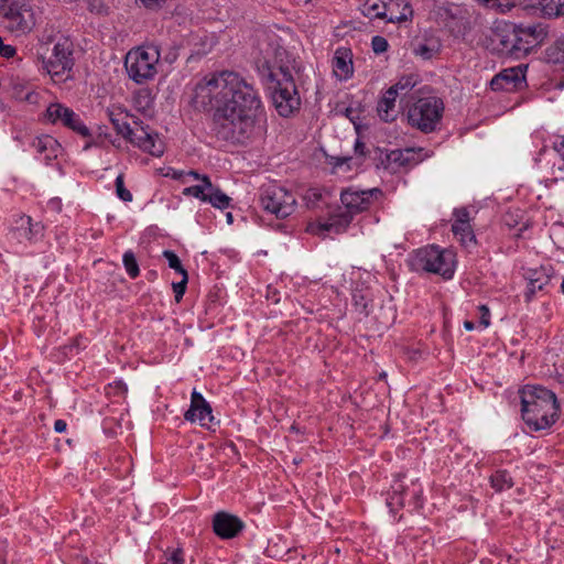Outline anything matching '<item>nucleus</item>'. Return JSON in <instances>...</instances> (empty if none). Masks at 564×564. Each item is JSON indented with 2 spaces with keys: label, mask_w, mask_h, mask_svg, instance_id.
Segmentation results:
<instances>
[{
  "label": "nucleus",
  "mask_w": 564,
  "mask_h": 564,
  "mask_svg": "<svg viewBox=\"0 0 564 564\" xmlns=\"http://www.w3.org/2000/svg\"><path fill=\"white\" fill-rule=\"evenodd\" d=\"M192 105L213 113L218 140L245 144L250 140L263 106L253 83L232 70L214 72L194 86Z\"/></svg>",
  "instance_id": "1"
},
{
  "label": "nucleus",
  "mask_w": 564,
  "mask_h": 564,
  "mask_svg": "<svg viewBox=\"0 0 564 564\" xmlns=\"http://www.w3.org/2000/svg\"><path fill=\"white\" fill-rule=\"evenodd\" d=\"M558 411L560 405L553 391L529 384L521 390L522 419L531 430L550 427L557 420Z\"/></svg>",
  "instance_id": "2"
},
{
  "label": "nucleus",
  "mask_w": 564,
  "mask_h": 564,
  "mask_svg": "<svg viewBox=\"0 0 564 564\" xmlns=\"http://www.w3.org/2000/svg\"><path fill=\"white\" fill-rule=\"evenodd\" d=\"M498 33L501 51L520 58L541 45L547 37V28L543 23L511 24Z\"/></svg>",
  "instance_id": "3"
},
{
  "label": "nucleus",
  "mask_w": 564,
  "mask_h": 564,
  "mask_svg": "<svg viewBox=\"0 0 564 564\" xmlns=\"http://www.w3.org/2000/svg\"><path fill=\"white\" fill-rule=\"evenodd\" d=\"M267 80L272 91L273 105L280 116L286 118L299 109L300 96L289 67L281 65L275 70L268 67Z\"/></svg>",
  "instance_id": "4"
},
{
  "label": "nucleus",
  "mask_w": 564,
  "mask_h": 564,
  "mask_svg": "<svg viewBox=\"0 0 564 564\" xmlns=\"http://www.w3.org/2000/svg\"><path fill=\"white\" fill-rule=\"evenodd\" d=\"M381 196L382 192L377 187L361 189L356 186H349L344 188L340 193V202L345 210L334 215L324 226L325 230L335 228L338 231L341 228H346L355 215L368 210L373 202L378 200Z\"/></svg>",
  "instance_id": "5"
},
{
  "label": "nucleus",
  "mask_w": 564,
  "mask_h": 564,
  "mask_svg": "<svg viewBox=\"0 0 564 564\" xmlns=\"http://www.w3.org/2000/svg\"><path fill=\"white\" fill-rule=\"evenodd\" d=\"M160 57V50L155 45L129 51L124 59L129 77L139 85L151 80L158 73Z\"/></svg>",
  "instance_id": "6"
},
{
  "label": "nucleus",
  "mask_w": 564,
  "mask_h": 564,
  "mask_svg": "<svg viewBox=\"0 0 564 564\" xmlns=\"http://www.w3.org/2000/svg\"><path fill=\"white\" fill-rule=\"evenodd\" d=\"M415 271H426L451 279L454 274V254L436 246H429L416 250L410 260Z\"/></svg>",
  "instance_id": "7"
},
{
  "label": "nucleus",
  "mask_w": 564,
  "mask_h": 564,
  "mask_svg": "<svg viewBox=\"0 0 564 564\" xmlns=\"http://www.w3.org/2000/svg\"><path fill=\"white\" fill-rule=\"evenodd\" d=\"M443 100L435 96L417 99L409 109V123L429 133L436 129L443 117Z\"/></svg>",
  "instance_id": "8"
},
{
  "label": "nucleus",
  "mask_w": 564,
  "mask_h": 564,
  "mask_svg": "<svg viewBox=\"0 0 564 564\" xmlns=\"http://www.w3.org/2000/svg\"><path fill=\"white\" fill-rule=\"evenodd\" d=\"M259 203L263 210L283 219L295 210L296 198L286 188L276 183H269L261 186Z\"/></svg>",
  "instance_id": "9"
},
{
  "label": "nucleus",
  "mask_w": 564,
  "mask_h": 564,
  "mask_svg": "<svg viewBox=\"0 0 564 564\" xmlns=\"http://www.w3.org/2000/svg\"><path fill=\"white\" fill-rule=\"evenodd\" d=\"M41 67L55 82H62L74 66L73 42L68 37H61L53 46L50 56L41 55Z\"/></svg>",
  "instance_id": "10"
},
{
  "label": "nucleus",
  "mask_w": 564,
  "mask_h": 564,
  "mask_svg": "<svg viewBox=\"0 0 564 564\" xmlns=\"http://www.w3.org/2000/svg\"><path fill=\"white\" fill-rule=\"evenodd\" d=\"M0 18L10 32L25 34L34 25L33 11L26 0H0Z\"/></svg>",
  "instance_id": "11"
},
{
  "label": "nucleus",
  "mask_w": 564,
  "mask_h": 564,
  "mask_svg": "<svg viewBox=\"0 0 564 564\" xmlns=\"http://www.w3.org/2000/svg\"><path fill=\"white\" fill-rule=\"evenodd\" d=\"M46 118L52 123L61 122L83 137H90L89 129L77 113L61 104H51L46 109Z\"/></svg>",
  "instance_id": "12"
},
{
  "label": "nucleus",
  "mask_w": 564,
  "mask_h": 564,
  "mask_svg": "<svg viewBox=\"0 0 564 564\" xmlns=\"http://www.w3.org/2000/svg\"><path fill=\"white\" fill-rule=\"evenodd\" d=\"M422 149L415 150L414 148L397 149L384 154V158L380 159V163L384 170L391 173H398L402 169L411 167L417 164L420 159V152Z\"/></svg>",
  "instance_id": "13"
},
{
  "label": "nucleus",
  "mask_w": 564,
  "mask_h": 564,
  "mask_svg": "<svg viewBox=\"0 0 564 564\" xmlns=\"http://www.w3.org/2000/svg\"><path fill=\"white\" fill-rule=\"evenodd\" d=\"M133 123L137 128L129 141L153 156H161L164 152V143L159 134L150 131L149 127H144L141 121L134 120Z\"/></svg>",
  "instance_id": "14"
},
{
  "label": "nucleus",
  "mask_w": 564,
  "mask_h": 564,
  "mask_svg": "<svg viewBox=\"0 0 564 564\" xmlns=\"http://www.w3.org/2000/svg\"><path fill=\"white\" fill-rule=\"evenodd\" d=\"M185 420L189 422L198 421L203 427L210 429V423L214 420L212 414V406L204 399V397L197 392H192L191 406L184 414Z\"/></svg>",
  "instance_id": "15"
},
{
  "label": "nucleus",
  "mask_w": 564,
  "mask_h": 564,
  "mask_svg": "<svg viewBox=\"0 0 564 564\" xmlns=\"http://www.w3.org/2000/svg\"><path fill=\"white\" fill-rule=\"evenodd\" d=\"M243 522L236 516L220 511L214 516L213 529L221 539H232L243 529Z\"/></svg>",
  "instance_id": "16"
},
{
  "label": "nucleus",
  "mask_w": 564,
  "mask_h": 564,
  "mask_svg": "<svg viewBox=\"0 0 564 564\" xmlns=\"http://www.w3.org/2000/svg\"><path fill=\"white\" fill-rule=\"evenodd\" d=\"M524 83V74L520 67H511L503 69L490 82L492 90L512 91L522 87Z\"/></svg>",
  "instance_id": "17"
},
{
  "label": "nucleus",
  "mask_w": 564,
  "mask_h": 564,
  "mask_svg": "<svg viewBox=\"0 0 564 564\" xmlns=\"http://www.w3.org/2000/svg\"><path fill=\"white\" fill-rule=\"evenodd\" d=\"M12 232L19 241H34L43 237L44 226L40 221H33L30 216H19L12 228Z\"/></svg>",
  "instance_id": "18"
},
{
  "label": "nucleus",
  "mask_w": 564,
  "mask_h": 564,
  "mask_svg": "<svg viewBox=\"0 0 564 564\" xmlns=\"http://www.w3.org/2000/svg\"><path fill=\"white\" fill-rule=\"evenodd\" d=\"M333 69L339 79H348L352 76V54L350 48L338 47L333 58Z\"/></svg>",
  "instance_id": "19"
},
{
  "label": "nucleus",
  "mask_w": 564,
  "mask_h": 564,
  "mask_svg": "<svg viewBox=\"0 0 564 564\" xmlns=\"http://www.w3.org/2000/svg\"><path fill=\"white\" fill-rule=\"evenodd\" d=\"M185 176L193 177L194 180L200 181V184L185 187L182 192L184 196H193L202 202L205 200L206 191L213 189V183L207 175H200L196 171H188L184 174Z\"/></svg>",
  "instance_id": "20"
},
{
  "label": "nucleus",
  "mask_w": 564,
  "mask_h": 564,
  "mask_svg": "<svg viewBox=\"0 0 564 564\" xmlns=\"http://www.w3.org/2000/svg\"><path fill=\"white\" fill-rule=\"evenodd\" d=\"M107 115L116 131L124 139L129 140L135 129H132L127 122L129 113L120 107L109 108Z\"/></svg>",
  "instance_id": "21"
},
{
  "label": "nucleus",
  "mask_w": 564,
  "mask_h": 564,
  "mask_svg": "<svg viewBox=\"0 0 564 564\" xmlns=\"http://www.w3.org/2000/svg\"><path fill=\"white\" fill-rule=\"evenodd\" d=\"M32 147L35 149L37 153L44 155V160L46 162L56 159L61 149L57 140L51 135H42L35 138L32 141Z\"/></svg>",
  "instance_id": "22"
},
{
  "label": "nucleus",
  "mask_w": 564,
  "mask_h": 564,
  "mask_svg": "<svg viewBox=\"0 0 564 564\" xmlns=\"http://www.w3.org/2000/svg\"><path fill=\"white\" fill-rule=\"evenodd\" d=\"M398 96L394 89L390 87L378 101L377 111L383 121H392L395 118L397 111L394 106Z\"/></svg>",
  "instance_id": "23"
},
{
  "label": "nucleus",
  "mask_w": 564,
  "mask_h": 564,
  "mask_svg": "<svg viewBox=\"0 0 564 564\" xmlns=\"http://www.w3.org/2000/svg\"><path fill=\"white\" fill-rule=\"evenodd\" d=\"M390 10V4L387 3H366L365 4V14L370 18H377V19H386L389 22L400 21L402 20V17H398L394 14H388V11Z\"/></svg>",
  "instance_id": "24"
},
{
  "label": "nucleus",
  "mask_w": 564,
  "mask_h": 564,
  "mask_svg": "<svg viewBox=\"0 0 564 564\" xmlns=\"http://www.w3.org/2000/svg\"><path fill=\"white\" fill-rule=\"evenodd\" d=\"M13 96L18 100L28 101L30 104H36L39 94L32 88V86L15 82L12 86Z\"/></svg>",
  "instance_id": "25"
},
{
  "label": "nucleus",
  "mask_w": 564,
  "mask_h": 564,
  "mask_svg": "<svg viewBox=\"0 0 564 564\" xmlns=\"http://www.w3.org/2000/svg\"><path fill=\"white\" fill-rule=\"evenodd\" d=\"M545 59L547 63H564V34L545 50Z\"/></svg>",
  "instance_id": "26"
},
{
  "label": "nucleus",
  "mask_w": 564,
  "mask_h": 564,
  "mask_svg": "<svg viewBox=\"0 0 564 564\" xmlns=\"http://www.w3.org/2000/svg\"><path fill=\"white\" fill-rule=\"evenodd\" d=\"M391 488L392 491L387 498V506L390 508L391 512H393L397 508L404 505L403 496L405 495L406 489L401 481H395Z\"/></svg>",
  "instance_id": "27"
},
{
  "label": "nucleus",
  "mask_w": 564,
  "mask_h": 564,
  "mask_svg": "<svg viewBox=\"0 0 564 564\" xmlns=\"http://www.w3.org/2000/svg\"><path fill=\"white\" fill-rule=\"evenodd\" d=\"M204 202L210 203L216 208L225 209L230 204V197L213 185L212 191H206Z\"/></svg>",
  "instance_id": "28"
},
{
  "label": "nucleus",
  "mask_w": 564,
  "mask_h": 564,
  "mask_svg": "<svg viewBox=\"0 0 564 564\" xmlns=\"http://www.w3.org/2000/svg\"><path fill=\"white\" fill-rule=\"evenodd\" d=\"M452 231L464 246L475 242V235L470 224H453Z\"/></svg>",
  "instance_id": "29"
},
{
  "label": "nucleus",
  "mask_w": 564,
  "mask_h": 564,
  "mask_svg": "<svg viewBox=\"0 0 564 564\" xmlns=\"http://www.w3.org/2000/svg\"><path fill=\"white\" fill-rule=\"evenodd\" d=\"M441 44L437 41L431 40L424 43H419L413 52L415 55L423 59H431L435 54L438 53Z\"/></svg>",
  "instance_id": "30"
},
{
  "label": "nucleus",
  "mask_w": 564,
  "mask_h": 564,
  "mask_svg": "<svg viewBox=\"0 0 564 564\" xmlns=\"http://www.w3.org/2000/svg\"><path fill=\"white\" fill-rule=\"evenodd\" d=\"M490 484L496 491L510 489L513 486V480L507 470H497L490 477Z\"/></svg>",
  "instance_id": "31"
},
{
  "label": "nucleus",
  "mask_w": 564,
  "mask_h": 564,
  "mask_svg": "<svg viewBox=\"0 0 564 564\" xmlns=\"http://www.w3.org/2000/svg\"><path fill=\"white\" fill-rule=\"evenodd\" d=\"M354 306L360 314L368 315L370 313L371 300L368 299L367 294L357 291L352 294Z\"/></svg>",
  "instance_id": "32"
},
{
  "label": "nucleus",
  "mask_w": 564,
  "mask_h": 564,
  "mask_svg": "<svg viewBox=\"0 0 564 564\" xmlns=\"http://www.w3.org/2000/svg\"><path fill=\"white\" fill-rule=\"evenodd\" d=\"M416 85V76L415 75H406L399 79L398 83L391 86L394 91L400 94H406Z\"/></svg>",
  "instance_id": "33"
},
{
  "label": "nucleus",
  "mask_w": 564,
  "mask_h": 564,
  "mask_svg": "<svg viewBox=\"0 0 564 564\" xmlns=\"http://www.w3.org/2000/svg\"><path fill=\"white\" fill-rule=\"evenodd\" d=\"M123 265L130 278L134 279L139 275V265L132 251L124 252Z\"/></svg>",
  "instance_id": "34"
},
{
  "label": "nucleus",
  "mask_w": 564,
  "mask_h": 564,
  "mask_svg": "<svg viewBox=\"0 0 564 564\" xmlns=\"http://www.w3.org/2000/svg\"><path fill=\"white\" fill-rule=\"evenodd\" d=\"M551 278L550 275L543 271H535L529 279V284L533 285L538 291H542L546 284H549Z\"/></svg>",
  "instance_id": "35"
},
{
  "label": "nucleus",
  "mask_w": 564,
  "mask_h": 564,
  "mask_svg": "<svg viewBox=\"0 0 564 564\" xmlns=\"http://www.w3.org/2000/svg\"><path fill=\"white\" fill-rule=\"evenodd\" d=\"M163 257L167 260L169 267L173 270H175L177 273L184 275V272H187L177 254L171 250H164Z\"/></svg>",
  "instance_id": "36"
},
{
  "label": "nucleus",
  "mask_w": 564,
  "mask_h": 564,
  "mask_svg": "<svg viewBox=\"0 0 564 564\" xmlns=\"http://www.w3.org/2000/svg\"><path fill=\"white\" fill-rule=\"evenodd\" d=\"M117 196L123 202H131L132 194L124 187L123 175L119 174L115 181Z\"/></svg>",
  "instance_id": "37"
},
{
  "label": "nucleus",
  "mask_w": 564,
  "mask_h": 564,
  "mask_svg": "<svg viewBox=\"0 0 564 564\" xmlns=\"http://www.w3.org/2000/svg\"><path fill=\"white\" fill-rule=\"evenodd\" d=\"M303 199L308 208H315L322 199V193L316 188H308Z\"/></svg>",
  "instance_id": "38"
},
{
  "label": "nucleus",
  "mask_w": 564,
  "mask_h": 564,
  "mask_svg": "<svg viewBox=\"0 0 564 564\" xmlns=\"http://www.w3.org/2000/svg\"><path fill=\"white\" fill-rule=\"evenodd\" d=\"M459 13H460V10L457 7H455V8L441 7L438 9V15L444 21V24L446 26H449L451 25L449 20L457 19Z\"/></svg>",
  "instance_id": "39"
},
{
  "label": "nucleus",
  "mask_w": 564,
  "mask_h": 564,
  "mask_svg": "<svg viewBox=\"0 0 564 564\" xmlns=\"http://www.w3.org/2000/svg\"><path fill=\"white\" fill-rule=\"evenodd\" d=\"M556 0H539V6L542 8V11L549 17H560L562 15L557 12L558 6Z\"/></svg>",
  "instance_id": "40"
},
{
  "label": "nucleus",
  "mask_w": 564,
  "mask_h": 564,
  "mask_svg": "<svg viewBox=\"0 0 564 564\" xmlns=\"http://www.w3.org/2000/svg\"><path fill=\"white\" fill-rule=\"evenodd\" d=\"M487 7L496 8L501 12L510 10L514 6V0H481Z\"/></svg>",
  "instance_id": "41"
},
{
  "label": "nucleus",
  "mask_w": 564,
  "mask_h": 564,
  "mask_svg": "<svg viewBox=\"0 0 564 564\" xmlns=\"http://www.w3.org/2000/svg\"><path fill=\"white\" fill-rule=\"evenodd\" d=\"M87 9L98 15H107L108 7L102 0H87Z\"/></svg>",
  "instance_id": "42"
},
{
  "label": "nucleus",
  "mask_w": 564,
  "mask_h": 564,
  "mask_svg": "<svg viewBox=\"0 0 564 564\" xmlns=\"http://www.w3.org/2000/svg\"><path fill=\"white\" fill-rule=\"evenodd\" d=\"M188 281L187 272H184V275H182V280L180 282L173 283V291L175 293V300L176 302H180L186 291V285Z\"/></svg>",
  "instance_id": "43"
},
{
  "label": "nucleus",
  "mask_w": 564,
  "mask_h": 564,
  "mask_svg": "<svg viewBox=\"0 0 564 564\" xmlns=\"http://www.w3.org/2000/svg\"><path fill=\"white\" fill-rule=\"evenodd\" d=\"M371 47L376 54H382L388 50L389 44L383 36L376 35L371 40Z\"/></svg>",
  "instance_id": "44"
},
{
  "label": "nucleus",
  "mask_w": 564,
  "mask_h": 564,
  "mask_svg": "<svg viewBox=\"0 0 564 564\" xmlns=\"http://www.w3.org/2000/svg\"><path fill=\"white\" fill-rule=\"evenodd\" d=\"M455 220L453 224H469V212L467 208H458L454 212Z\"/></svg>",
  "instance_id": "45"
},
{
  "label": "nucleus",
  "mask_w": 564,
  "mask_h": 564,
  "mask_svg": "<svg viewBox=\"0 0 564 564\" xmlns=\"http://www.w3.org/2000/svg\"><path fill=\"white\" fill-rule=\"evenodd\" d=\"M15 53V47L9 44H4L3 39L0 36V55L6 58H10L13 57Z\"/></svg>",
  "instance_id": "46"
},
{
  "label": "nucleus",
  "mask_w": 564,
  "mask_h": 564,
  "mask_svg": "<svg viewBox=\"0 0 564 564\" xmlns=\"http://www.w3.org/2000/svg\"><path fill=\"white\" fill-rule=\"evenodd\" d=\"M552 148L564 161V135H557L553 141Z\"/></svg>",
  "instance_id": "47"
},
{
  "label": "nucleus",
  "mask_w": 564,
  "mask_h": 564,
  "mask_svg": "<svg viewBox=\"0 0 564 564\" xmlns=\"http://www.w3.org/2000/svg\"><path fill=\"white\" fill-rule=\"evenodd\" d=\"M479 311L481 313L480 315V325L484 327H488L490 325V312L489 308L486 305H480Z\"/></svg>",
  "instance_id": "48"
},
{
  "label": "nucleus",
  "mask_w": 564,
  "mask_h": 564,
  "mask_svg": "<svg viewBox=\"0 0 564 564\" xmlns=\"http://www.w3.org/2000/svg\"><path fill=\"white\" fill-rule=\"evenodd\" d=\"M169 561L172 564H184V554L183 550L176 549L172 552L171 556L169 557Z\"/></svg>",
  "instance_id": "49"
},
{
  "label": "nucleus",
  "mask_w": 564,
  "mask_h": 564,
  "mask_svg": "<svg viewBox=\"0 0 564 564\" xmlns=\"http://www.w3.org/2000/svg\"><path fill=\"white\" fill-rule=\"evenodd\" d=\"M334 162H333V165L334 167H341L344 164H347L348 165V169H350V162L354 161V159L351 156H337V158H333Z\"/></svg>",
  "instance_id": "50"
},
{
  "label": "nucleus",
  "mask_w": 564,
  "mask_h": 564,
  "mask_svg": "<svg viewBox=\"0 0 564 564\" xmlns=\"http://www.w3.org/2000/svg\"><path fill=\"white\" fill-rule=\"evenodd\" d=\"M148 9H158L163 6L167 0H139Z\"/></svg>",
  "instance_id": "51"
},
{
  "label": "nucleus",
  "mask_w": 564,
  "mask_h": 564,
  "mask_svg": "<svg viewBox=\"0 0 564 564\" xmlns=\"http://www.w3.org/2000/svg\"><path fill=\"white\" fill-rule=\"evenodd\" d=\"M355 153L359 158L366 156V145L360 140H357L355 143Z\"/></svg>",
  "instance_id": "52"
},
{
  "label": "nucleus",
  "mask_w": 564,
  "mask_h": 564,
  "mask_svg": "<svg viewBox=\"0 0 564 564\" xmlns=\"http://www.w3.org/2000/svg\"><path fill=\"white\" fill-rule=\"evenodd\" d=\"M204 42H203V45H204V48L198 51V53H202V54H206L208 51H210L214 42H213V39H209L207 35L204 36Z\"/></svg>",
  "instance_id": "53"
},
{
  "label": "nucleus",
  "mask_w": 564,
  "mask_h": 564,
  "mask_svg": "<svg viewBox=\"0 0 564 564\" xmlns=\"http://www.w3.org/2000/svg\"><path fill=\"white\" fill-rule=\"evenodd\" d=\"M536 292H538V290L535 288H533V285H530L528 283V288H527V291L524 293L525 301L527 302L532 301V299H533V296L535 295Z\"/></svg>",
  "instance_id": "54"
},
{
  "label": "nucleus",
  "mask_w": 564,
  "mask_h": 564,
  "mask_svg": "<svg viewBox=\"0 0 564 564\" xmlns=\"http://www.w3.org/2000/svg\"><path fill=\"white\" fill-rule=\"evenodd\" d=\"M67 424L64 420H56L54 423V430L57 433H63L66 431Z\"/></svg>",
  "instance_id": "55"
},
{
  "label": "nucleus",
  "mask_w": 564,
  "mask_h": 564,
  "mask_svg": "<svg viewBox=\"0 0 564 564\" xmlns=\"http://www.w3.org/2000/svg\"><path fill=\"white\" fill-rule=\"evenodd\" d=\"M113 388L117 390L118 393L121 394H124L128 391L126 383H123L122 381L116 382Z\"/></svg>",
  "instance_id": "56"
},
{
  "label": "nucleus",
  "mask_w": 564,
  "mask_h": 564,
  "mask_svg": "<svg viewBox=\"0 0 564 564\" xmlns=\"http://www.w3.org/2000/svg\"><path fill=\"white\" fill-rule=\"evenodd\" d=\"M177 58V53L175 50H172L171 52H169L165 56H164V59L169 63H174Z\"/></svg>",
  "instance_id": "57"
},
{
  "label": "nucleus",
  "mask_w": 564,
  "mask_h": 564,
  "mask_svg": "<svg viewBox=\"0 0 564 564\" xmlns=\"http://www.w3.org/2000/svg\"><path fill=\"white\" fill-rule=\"evenodd\" d=\"M464 327L467 329V330H473L475 328V324L471 322V321H465L464 322Z\"/></svg>",
  "instance_id": "58"
},
{
  "label": "nucleus",
  "mask_w": 564,
  "mask_h": 564,
  "mask_svg": "<svg viewBox=\"0 0 564 564\" xmlns=\"http://www.w3.org/2000/svg\"><path fill=\"white\" fill-rule=\"evenodd\" d=\"M557 6L560 9H557V12H560L562 15H564V0H556Z\"/></svg>",
  "instance_id": "59"
},
{
  "label": "nucleus",
  "mask_w": 564,
  "mask_h": 564,
  "mask_svg": "<svg viewBox=\"0 0 564 564\" xmlns=\"http://www.w3.org/2000/svg\"><path fill=\"white\" fill-rule=\"evenodd\" d=\"M182 175H183V172L175 173V174H174V177H175V178H178V177H181Z\"/></svg>",
  "instance_id": "60"
},
{
  "label": "nucleus",
  "mask_w": 564,
  "mask_h": 564,
  "mask_svg": "<svg viewBox=\"0 0 564 564\" xmlns=\"http://www.w3.org/2000/svg\"><path fill=\"white\" fill-rule=\"evenodd\" d=\"M227 220H228L229 223H231V221H232V216H231V214H230V213L227 215Z\"/></svg>",
  "instance_id": "61"
},
{
  "label": "nucleus",
  "mask_w": 564,
  "mask_h": 564,
  "mask_svg": "<svg viewBox=\"0 0 564 564\" xmlns=\"http://www.w3.org/2000/svg\"><path fill=\"white\" fill-rule=\"evenodd\" d=\"M561 291L564 294V278H563V281H562V284H561Z\"/></svg>",
  "instance_id": "62"
},
{
  "label": "nucleus",
  "mask_w": 564,
  "mask_h": 564,
  "mask_svg": "<svg viewBox=\"0 0 564 564\" xmlns=\"http://www.w3.org/2000/svg\"><path fill=\"white\" fill-rule=\"evenodd\" d=\"M380 378H386V373H384V372H383V373H381V375H380Z\"/></svg>",
  "instance_id": "63"
}]
</instances>
